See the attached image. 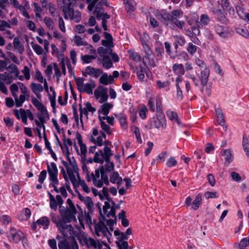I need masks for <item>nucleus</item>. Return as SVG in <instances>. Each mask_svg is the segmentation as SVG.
<instances>
[{"label": "nucleus", "mask_w": 249, "mask_h": 249, "mask_svg": "<svg viewBox=\"0 0 249 249\" xmlns=\"http://www.w3.org/2000/svg\"><path fill=\"white\" fill-rule=\"evenodd\" d=\"M68 162L63 161V165L66 171L62 169L63 177L66 181L70 180L74 188L81 186L82 190L86 193L90 192V189L84 180L82 179L79 173V168L76 160L73 157H68Z\"/></svg>", "instance_id": "f257e3e1"}, {"label": "nucleus", "mask_w": 249, "mask_h": 249, "mask_svg": "<svg viewBox=\"0 0 249 249\" xmlns=\"http://www.w3.org/2000/svg\"><path fill=\"white\" fill-rule=\"evenodd\" d=\"M113 155L110 147L105 146L103 150H99L95 152L93 158L87 159V156L81 158V161L84 162L87 164L92 163L93 161L95 163H103L104 161H107L109 158Z\"/></svg>", "instance_id": "f03ea898"}, {"label": "nucleus", "mask_w": 249, "mask_h": 249, "mask_svg": "<svg viewBox=\"0 0 249 249\" xmlns=\"http://www.w3.org/2000/svg\"><path fill=\"white\" fill-rule=\"evenodd\" d=\"M88 182L92 181L93 185L98 188L102 187L104 184L108 186L109 184L107 176L105 174L103 165L91 174V177L88 178Z\"/></svg>", "instance_id": "7ed1b4c3"}, {"label": "nucleus", "mask_w": 249, "mask_h": 249, "mask_svg": "<svg viewBox=\"0 0 249 249\" xmlns=\"http://www.w3.org/2000/svg\"><path fill=\"white\" fill-rule=\"evenodd\" d=\"M67 203L68 205L67 209L65 210L62 209H59L60 213L63 220V221L65 222H76L75 214L77 213L76 209L71 199L68 198L67 200Z\"/></svg>", "instance_id": "20e7f679"}, {"label": "nucleus", "mask_w": 249, "mask_h": 249, "mask_svg": "<svg viewBox=\"0 0 249 249\" xmlns=\"http://www.w3.org/2000/svg\"><path fill=\"white\" fill-rule=\"evenodd\" d=\"M102 195H104L106 199L108 201L105 202V204L103 207V212L107 217H115V212L117 209L119 208V206L116 205L115 202L112 200L108 199V189L107 187H103L102 189Z\"/></svg>", "instance_id": "39448f33"}, {"label": "nucleus", "mask_w": 249, "mask_h": 249, "mask_svg": "<svg viewBox=\"0 0 249 249\" xmlns=\"http://www.w3.org/2000/svg\"><path fill=\"white\" fill-rule=\"evenodd\" d=\"M7 238L10 242L18 243L22 241L23 246L27 244V240L24 234L20 230L11 227L7 235Z\"/></svg>", "instance_id": "423d86ee"}, {"label": "nucleus", "mask_w": 249, "mask_h": 249, "mask_svg": "<svg viewBox=\"0 0 249 249\" xmlns=\"http://www.w3.org/2000/svg\"><path fill=\"white\" fill-rule=\"evenodd\" d=\"M56 226L65 237L74 238L76 235L75 232L71 225L66 224L65 222L59 221L58 223H56Z\"/></svg>", "instance_id": "0eeeda50"}, {"label": "nucleus", "mask_w": 249, "mask_h": 249, "mask_svg": "<svg viewBox=\"0 0 249 249\" xmlns=\"http://www.w3.org/2000/svg\"><path fill=\"white\" fill-rule=\"evenodd\" d=\"M75 82L78 89L80 92H84L87 94H92L93 89L95 88V84L90 81L89 83H84V79L78 78L75 79Z\"/></svg>", "instance_id": "6e6552de"}, {"label": "nucleus", "mask_w": 249, "mask_h": 249, "mask_svg": "<svg viewBox=\"0 0 249 249\" xmlns=\"http://www.w3.org/2000/svg\"><path fill=\"white\" fill-rule=\"evenodd\" d=\"M106 139V135L103 131H99L97 127H93L90 136V141L99 146L104 145V140Z\"/></svg>", "instance_id": "1a4fd4ad"}, {"label": "nucleus", "mask_w": 249, "mask_h": 249, "mask_svg": "<svg viewBox=\"0 0 249 249\" xmlns=\"http://www.w3.org/2000/svg\"><path fill=\"white\" fill-rule=\"evenodd\" d=\"M66 19H70L75 22H79L81 19V13L78 10H74L73 7L63 12Z\"/></svg>", "instance_id": "9d476101"}, {"label": "nucleus", "mask_w": 249, "mask_h": 249, "mask_svg": "<svg viewBox=\"0 0 249 249\" xmlns=\"http://www.w3.org/2000/svg\"><path fill=\"white\" fill-rule=\"evenodd\" d=\"M84 241L88 248H93L94 249H102L103 245L107 246V244L103 241L89 237H84Z\"/></svg>", "instance_id": "9b49d317"}, {"label": "nucleus", "mask_w": 249, "mask_h": 249, "mask_svg": "<svg viewBox=\"0 0 249 249\" xmlns=\"http://www.w3.org/2000/svg\"><path fill=\"white\" fill-rule=\"evenodd\" d=\"M84 107H82L81 105L80 106V122L83 124V116H85L87 120L88 119V112H90L91 113H94L96 109L94 107H93L91 104L89 102H86L84 103Z\"/></svg>", "instance_id": "f8f14e48"}, {"label": "nucleus", "mask_w": 249, "mask_h": 249, "mask_svg": "<svg viewBox=\"0 0 249 249\" xmlns=\"http://www.w3.org/2000/svg\"><path fill=\"white\" fill-rule=\"evenodd\" d=\"M107 88L99 86L94 91V96L96 99L101 103L106 101L108 99Z\"/></svg>", "instance_id": "ddd939ff"}, {"label": "nucleus", "mask_w": 249, "mask_h": 249, "mask_svg": "<svg viewBox=\"0 0 249 249\" xmlns=\"http://www.w3.org/2000/svg\"><path fill=\"white\" fill-rule=\"evenodd\" d=\"M50 224V220L46 216H43L32 224L31 227L34 231H37L39 228L42 227L43 229H48Z\"/></svg>", "instance_id": "4468645a"}, {"label": "nucleus", "mask_w": 249, "mask_h": 249, "mask_svg": "<svg viewBox=\"0 0 249 249\" xmlns=\"http://www.w3.org/2000/svg\"><path fill=\"white\" fill-rule=\"evenodd\" d=\"M48 195L49 196L50 208L56 211L57 208V206H59V209H61V206L63 203L62 197L60 195H57L56 197H54L50 192H48Z\"/></svg>", "instance_id": "2eb2a0df"}, {"label": "nucleus", "mask_w": 249, "mask_h": 249, "mask_svg": "<svg viewBox=\"0 0 249 249\" xmlns=\"http://www.w3.org/2000/svg\"><path fill=\"white\" fill-rule=\"evenodd\" d=\"M47 166L50 180L51 181H54L56 184L58 180V169L56 164L54 162H52L50 165L47 163Z\"/></svg>", "instance_id": "dca6fc26"}, {"label": "nucleus", "mask_w": 249, "mask_h": 249, "mask_svg": "<svg viewBox=\"0 0 249 249\" xmlns=\"http://www.w3.org/2000/svg\"><path fill=\"white\" fill-rule=\"evenodd\" d=\"M214 30L216 34L222 38L229 37L231 35V30L225 26L217 24L214 26Z\"/></svg>", "instance_id": "f3484780"}, {"label": "nucleus", "mask_w": 249, "mask_h": 249, "mask_svg": "<svg viewBox=\"0 0 249 249\" xmlns=\"http://www.w3.org/2000/svg\"><path fill=\"white\" fill-rule=\"evenodd\" d=\"M58 5L62 9L63 12L73 7L76 0H57Z\"/></svg>", "instance_id": "a211bd4d"}, {"label": "nucleus", "mask_w": 249, "mask_h": 249, "mask_svg": "<svg viewBox=\"0 0 249 249\" xmlns=\"http://www.w3.org/2000/svg\"><path fill=\"white\" fill-rule=\"evenodd\" d=\"M59 249H79L78 245L75 241L69 243L67 240H61L58 243Z\"/></svg>", "instance_id": "6ab92c4d"}, {"label": "nucleus", "mask_w": 249, "mask_h": 249, "mask_svg": "<svg viewBox=\"0 0 249 249\" xmlns=\"http://www.w3.org/2000/svg\"><path fill=\"white\" fill-rule=\"evenodd\" d=\"M210 75V69L209 67H205L204 69H201L200 74L197 75L201 84H207Z\"/></svg>", "instance_id": "aec40b11"}, {"label": "nucleus", "mask_w": 249, "mask_h": 249, "mask_svg": "<svg viewBox=\"0 0 249 249\" xmlns=\"http://www.w3.org/2000/svg\"><path fill=\"white\" fill-rule=\"evenodd\" d=\"M213 11L218 16H220V18H218V19L220 22H225L226 19L221 13V9L220 8V4L217 1H213Z\"/></svg>", "instance_id": "412c9836"}, {"label": "nucleus", "mask_w": 249, "mask_h": 249, "mask_svg": "<svg viewBox=\"0 0 249 249\" xmlns=\"http://www.w3.org/2000/svg\"><path fill=\"white\" fill-rule=\"evenodd\" d=\"M78 197L79 199L85 204L89 211H93L94 204L90 197L84 196L80 194H78Z\"/></svg>", "instance_id": "4be33fe9"}, {"label": "nucleus", "mask_w": 249, "mask_h": 249, "mask_svg": "<svg viewBox=\"0 0 249 249\" xmlns=\"http://www.w3.org/2000/svg\"><path fill=\"white\" fill-rule=\"evenodd\" d=\"M53 37L60 41L61 44L60 47L63 51H65L67 48V45L66 43V38L64 36H62L57 30L53 31Z\"/></svg>", "instance_id": "5701e85b"}, {"label": "nucleus", "mask_w": 249, "mask_h": 249, "mask_svg": "<svg viewBox=\"0 0 249 249\" xmlns=\"http://www.w3.org/2000/svg\"><path fill=\"white\" fill-rule=\"evenodd\" d=\"M31 101L34 106L36 107L38 110L40 111L41 113H43V115L48 116L47 110L41 102L36 97H32Z\"/></svg>", "instance_id": "b1692460"}, {"label": "nucleus", "mask_w": 249, "mask_h": 249, "mask_svg": "<svg viewBox=\"0 0 249 249\" xmlns=\"http://www.w3.org/2000/svg\"><path fill=\"white\" fill-rule=\"evenodd\" d=\"M166 120L163 115L158 116L154 121L153 125L157 128L163 129L166 126Z\"/></svg>", "instance_id": "393cba45"}, {"label": "nucleus", "mask_w": 249, "mask_h": 249, "mask_svg": "<svg viewBox=\"0 0 249 249\" xmlns=\"http://www.w3.org/2000/svg\"><path fill=\"white\" fill-rule=\"evenodd\" d=\"M76 138L80 148V153L79 155H80L81 158H84V157L87 156V146L85 144L83 143L82 136L78 133H77Z\"/></svg>", "instance_id": "a878e982"}, {"label": "nucleus", "mask_w": 249, "mask_h": 249, "mask_svg": "<svg viewBox=\"0 0 249 249\" xmlns=\"http://www.w3.org/2000/svg\"><path fill=\"white\" fill-rule=\"evenodd\" d=\"M31 89L33 93L36 95V96L39 98H41V95L40 92L43 91V87L40 84L32 83L30 85Z\"/></svg>", "instance_id": "bb28decb"}, {"label": "nucleus", "mask_w": 249, "mask_h": 249, "mask_svg": "<svg viewBox=\"0 0 249 249\" xmlns=\"http://www.w3.org/2000/svg\"><path fill=\"white\" fill-rule=\"evenodd\" d=\"M113 107V105L109 103H105L101 106L98 113L99 114H103L105 116H107L109 112V110Z\"/></svg>", "instance_id": "cd10ccee"}, {"label": "nucleus", "mask_w": 249, "mask_h": 249, "mask_svg": "<svg viewBox=\"0 0 249 249\" xmlns=\"http://www.w3.org/2000/svg\"><path fill=\"white\" fill-rule=\"evenodd\" d=\"M222 155L225 157V164L226 166L229 165L233 160V156L230 149L223 150Z\"/></svg>", "instance_id": "c85d7f7f"}, {"label": "nucleus", "mask_w": 249, "mask_h": 249, "mask_svg": "<svg viewBox=\"0 0 249 249\" xmlns=\"http://www.w3.org/2000/svg\"><path fill=\"white\" fill-rule=\"evenodd\" d=\"M173 72L177 75H183L185 73V68L182 64L175 63L173 65Z\"/></svg>", "instance_id": "c756f323"}, {"label": "nucleus", "mask_w": 249, "mask_h": 249, "mask_svg": "<svg viewBox=\"0 0 249 249\" xmlns=\"http://www.w3.org/2000/svg\"><path fill=\"white\" fill-rule=\"evenodd\" d=\"M21 71L23 73V75H20L18 74L17 79L20 81H23L24 79L29 80L30 79V70L28 67L25 66Z\"/></svg>", "instance_id": "7c9ffc66"}, {"label": "nucleus", "mask_w": 249, "mask_h": 249, "mask_svg": "<svg viewBox=\"0 0 249 249\" xmlns=\"http://www.w3.org/2000/svg\"><path fill=\"white\" fill-rule=\"evenodd\" d=\"M110 181L111 183H116L120 186L122 182V178L117 172H113L110 175Z\"/></svg>", "instance_id": "2f4dec72"}, {"label": "nucleus", "mask_w": 249, "mask_h": 249, "mask_svg": "<svg viewBox=\"0 0 249 249\" xmlns=\"http://www.w3.org/2000/svg\"><path fill=\"white\" fill-rule=\"evenodd\" d=\"M86 72L89 75L97 78L102 72L99 69H95L91 66H88L86 69Z\"/></svg>", "instance_id": "473e14b6"}, {"label": "nucleus", "mask_w": 249, "mask_h": 249, "mask_svg": "<svg viewBox=\"0 0 249 249\" xmlns=\"http://www.w3.org/2000/svg\"><path fill=\"white\" fill-rule=\"evenodd\" d=\"M202 202V196L200 194H198L196 195L195 199L192 202V209L195 211L198 210L199 207L201 205Z\"/></svg>", "instance_id": "72a5a7b5"}, {"label": "nucleus", "mask_w": 249, "mask_h": 249, "mask_svg": "<svg viewBox=\"0 0 249 249\" xmlns=\"http://www.w3.org/2000/svg\"><path fill=\"white\" fill-rule=\"evenodd\" d=\"M113 81V77L112 75H108L106 73L103 74L100 78V82L101 83L107 85L111 84Z\"/></svg>", "instance_id": "f704fd0d"}, {"label": "nucleus", "mask_w": 249, "mask_h": 249, "mask_svg": "<svg viewBox=\"0 0 249 249\" xmlns=\"http://www.w3.org/2000/svg\"><path fill=\"white\" fill-rule=\"evenodd\" d=\"M216 113L218 124L223 127L226 128V126H225V118L222 111L217 108L216 109Z\"/></svg>", "instance_id": "c9c22d12"}, {"label": "nucleus", "mask_w": 249, "mask_h": 249, "mask_svg": "<svg viewBox=\"0 0 249 249\" xmlns=\"http://www.w3.org/2000/svg\"><path fill=\"white\" fill-rule=\"evenodd\" d=\"M43 21L46 27L49 30L53 31L55 30L54 21L51 18L48 17H45Z\"/></svg>", "instance_id": "e433bc0d"}, {"label": "nucleus", "mask_w": 249, "mask_h": 249, "mask_svg": "<svg viewBox=\"0 0 249 249\" xmlns=\"http://www.w3.org/2000/svg\"><path fill=\"white\" fill-rule=\"evenodd\" d=\"M31 215V212L30 210L28 208H26L21 212L19 216V218L21 220H27L29 218Z\"/></svg>", "instance_id": "4c0bfd02"}, {"label": "nucleus", "mask_w": 249, "mask_h": 249, "mask_svg": "<svg viewBox=\"0 0 249 249\" xmlns=\"http://www.w3.org/2000/svg\"><path fill=\"white\" fill-rule=\"evenodd\" d=\"M112 52V50L111 48H104L100 47L98 49V54L102 58L108 56V55L111 54Z\"/></svg>", "instance_id": "58836bf2"}, {"label": "nucleus", "mask_w": 249, "mask_h": 249, "mask_svg": "<svg viewBox=\"0 0 249 249\" xmlns=\"http://www.w3.org/2000/svg\"><path fill=\"white\" fill-rule=\"evenodd\" d=\"M166 114L170 120L174 122H176L178 124H179V121L176 112L172 110H168L166 112Z\"/></svg>", "instance_id": "ea45409f"}, {"label": "nucleus", "mask_w": 249, "mask_h": 249, "mask_svg": "<svg viewBox=\"0 0 249 249\" xmlns=\"http://www.w3.org/2000/svg\"><path fill=\"white\" fill-rule=\"evenodd\" d=\"M73 42L77 46L88 45L87 41H85L80 36L75 35L73 37Z\"/></svg>", "instance_id": "a19ab883"}, {"label": "nucleus", "mask_w": 249, "mask_h": 249, "mask_svg": "<svg viewBox=\"0 0 249 249\" xmlns=\"http://www.w3.org/2000/svg\"><path fill=\"white\" fill-rule=\"evenodd\" d=\"M25 95L24 94H21L18 97L17 94L16 97H13L15 99V105L17 107H20L22 106L23 103L26 100Z\"/></svg>", "instance_id": "79ce46f5"}, {"label": "nucleus", "mask_w": 249, "mask_h": 249, "mask_svg": "<svg viewBox=\"0 0 249 249\" xmlns=\"http://www.w3.org/2000/svg\"><path fill=\"white\" fill-rule=\"evenodd\" d=\"M129 57L137 62H139L141 61V57L138 53L133 50H129L128 51Z\"/></svg>", "instance_id": "37998d69"}, {"label": "nucleus", "mask_w": 249, "mask_h": 249, "mask_svg": "<svg viewBox=\"0 0 249 249\" xmlns=\"http://www.w3.org/2000/svg\"><path fill=\"white\" fill-rule=\"evenodd\" d=\"M210 22V18L206 14H202L200 17V24L198 26L200 28V27H203L207 25Z\"/></svg>", "instance_id": "c03bdc74"}, {"label": "nucleus", "mask_w": 249, "mask_h": 249, "mask_svg": "<svg viewBox=\"0 0 249 249\" xmlns=\"http://www.w3.org/2000/svg\"><path fill=\"white\" fill-rule=\"evenodd\" d=\"M201 87L200 90L202 93L206 94V95L210 96L211 93L212 86L209 84H201Z\"/></svg>", "instance_id": "a18cd8bd"}, {"label": "nucleus", "mask_w": 249, "mask_h": 249, "mask_svg": "<svg viewBox=\"0 0 249 249\" xmlns=\"http://www.w3.org/2000/svg\"><path fill=\"white\" fill-rule=\"evenodd\" d=\"M27 109L25 110L23 108H20L19 110H16L14 112L15 116L18 119L27 118Z\"/></svg>", "instance_id": "49530a36"}, {"label": "nucleus", "mask_w": 249, "mask_h": 249, "mask_svg": "<svg viewBox=\"0 0 249 249\" xmlns=\"http://www.w3.org/2000/svg\"><path fill=\"white\" fill-rule=\"evenodd\" d=\"M102 65L103 66L107 69H108L113 67L112 62L108 56L104 57V58H102Z\"/></svg>", "instance_id": "de8ad7c7"}, {"label": "nucleus", "mask_w": 249, "mask_h": 249, "mask_svg": "<svg viewBox=\"0 0 249 249\" xmlns=\"http://www.w3.org/2000/svg\"><path fill=\"white\" fill-rule=\"evenodd\" d=\"M0 80L1 79L7 84H10L13 81L12 77L7 72L0 74Z\"/></svg>", "instance_id": "09e8293b"}, {"label": "nucleus", "mask_w": 249, "mask_h": 249, "mask_svg": "<svg viewBox=\"0 0 249 249\" xmlns=\"http://www.w3.org/2000/svg\"><path fill=\"white\" fill-rule=\"evenodd\" d=\"M170 20L171 22L176 25L179 29H182L185 24L183 21H180L175 17H170Z\"/></svg>", "instance_id": "8fccbe9b"}, {"label": "nucleus", "mask_w": 249, "mask_h": 249, "mask_svg": "<svg viewBox=\"0 0 249 249\" xmlns=\"http://www.w3.org/2000/svg\"><path fill=\"white\" fill-rule=\"evenodd\" d=\"M31 44L33 50L37 55H42L43 54L44 50L40 46L33 42L31 43Z\"/></svg>", "instance_id": "3c124183"}, {"label": "nucleus", "mask_w": 249, "mask_h": 249, "mask_svg": "<svg viewBox=\"0 0 249 249\" xmlns=\"http://www.w3.org/2000/svg\"><path fill=\"white\" fill-rule=\"evenodd\" d=\"M81 58L82 61L84 63H89L92 61V60L96 58V56L95 55H81Z\"/></svg>", "instance_id": "603ef678"}, {"label": "nucleus", "mask_w": 249, "mask_h": 249, "mask_svg": "<svg viewBox=\"0 0 249 249\" xmlns=\"http://www.w3.org/2000/svg\"><path fill=\"white\" fill-rule=\"evenodd\" d=\"M236 32L237 33L240 35L246 38H249V32L247 29L240 27L236 28Z\"/></svg>", "instance_id": "864d4df0"}, {"label": "nucleus", "mask_w": 249, "mask_h": 249, "mask_svg": "<svg viewBox=\"0 0 249 249\" xmlns=\"http://www.w3.org/2000/svg\"><path fill=\"white\" fill-rule=\"evenodd\" d=\"M135 2L132 0H127L125 2V7L128 12H131L135 10Z\"/></svg>", "instance_id": "5fc2aeb1"}, {"label": "nucleus", "mask_w": 249, "mask_h": 249, "mask_svg": "<svg viewBox=\"0 0 249 249\" xmlns=\"http://www.w3.org/2000/svg\"><path fill=\"white\" fill-rule=\"evenodd\" d=\"M114 233L119 241H124V240H127L128 239V236L125 235L124 232H121L118 230H115Z\"/></svg>", "instance_id": "6e6d98bb"}, {"label": "nucleus", "mask_w": 249, "mask_h": 249, "mask_svg": "<svg viewBox=\"0 0 249 249\" xmlns=\"http://www.w3.org/2000/svg\"><path fill=\"white\" fill-rule=\"evenodd\" d=\"M36 39L40 44H44V50L47 52H49V42L48 40L46 39L43 40L42 38H41L40 37L37 36H36Z\"/></svg>", "instance_id": "4d7b16f0"}, {"label": "nucleus", "mask_w": 249, "mask_h": 249, "mask_svg": "<svg viewBox=\"0 0 249 249\" xmlns=\"http://www.w3.org/2000/svg\"><path fill=\"white\" fill-rule=\"evenodd\" d=\"M105 226V225L103 222H99L95 225V232L97 236H100V233L101 232Z\"/></svg>", "instance_id": "13d9d810"}, {"label": "nucleus", "mask_w": 249, "mask_h": 249, "mask_svg": "<svg viewBox=\"0 0 249 249\" xmlns=\"http://www.w3.org/2000/svg\"><path fill=\"white\" fill-rule=\"evenodd\" d=\"M69 62V59L68 57H63L61 59L60 64L62 69V72L64 75H66V65Z\"/></svg>", "instance_id": "bf43d9fd"}, {"label": "nucleus", "mask_w": 249, "mask_h": 249, "mask_svg": "<svg viewBox=\"0 0 249 249\" xmlns=\"http://www.w3.org/2000/svg\"><path fill=\"white\" fill-rule=\"evenodd\" d=\"M7 69H10V72L14 73L15 74V79H17L18 74H19V71L16 65L14 64H11L8 66V68H7Z\"/></svg>", "instance_id": "052dcab7"}, {"label": "nucleus", "mask_w": 249, "mask_h": 249, "mask_svg": "<svg viewBox=\"0 0 249 249\" xmlns=\"http://www.w3.org/2000/svg\"><path fill=\"white\" fill-rule=\"evenodd\" d=\"M240 249H249V242L247 238H243L238 245Z\"/></svg>", "instance_id": "680f3d73"}, {"label": "nucleus", "mask_w": 249, "mask_h": 249, "mask_svg": "<svg viewBox=\"0 0 249 249\" xmlns=\"http://www.w3.org/2000/svg\"><path fill=\"white\" fill-rule=\"evenodd\" d=\"M53 67L54 70V75L56 77L57 82H59L61 76L60 70L56 63H53Z\"/></svg>", "instance_id": "e2e57ef3"}, {"label": "nucleus", "mask_w": 249, "mask_h": 249, "mask_svg": "<svg viewBox=\"0 0 249 249\" xmlns=\"http://www.w3.org/2000/svg\"><path fill=\"white\" fill-rule=\"evenodd\" d=\"M119 120L122 127L126 129L127 128L126 117L124 115H120L119 117Z\"/></svg>", "instance_id": "0e129e2a"}, {"label": "nucleus", "mask_w": 249, "mask_h": 249, "mask_svg": "<svg viewBox=\"0 0 249 249\" xmlns=\"http://www.w3.org/2000/svg\"><path fill=\"white\" fill-rule=\"evenodd\" d=\"M243 146L247 156L249 158V144L247 137H243Z\"/></svg>", "instance_id": "69168bd1"}, {"label": "nucleus", "mask_w": 249, "mask_h": 249, "mask_svg": "<svg viewBox=\"0 0 249 249\" xmlns=\"http://www.w3.org/2000/svg\"><path fill=\"white\" fill-rule=\"evenodd\" d=\"M197 47L193 45L192 43H189L188 44L187 51L191 55H193L197 51Z\"/></svg>", "instance_id": "338daca9"}, {"label": "nucleus", "mask_w": 249, "mask_h": 249, "mask_svg": "<svg viewBox=\"0 0 249 249\" xmlns=\"http://www.w3.org/2000/svg\"><path fill=\"white\" fill-rule=\"evenodd\" d=\"M116 244L119 249H128V244L126 241H118L116 242Z\"/></svg>", "instance_id": "774afa93"}]
</instances>
